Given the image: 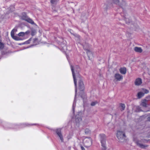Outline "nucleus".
I'll return each mask as SVG.
<instances>
[{
	"mask_svg": "<svg viewBox=\"0 0 150 150\" xmlns=\"http://www.w3.org/2000/svg\"><path fill=\"white\" fill-rule=\"evenodd\" d=\"M90 132V130L88 129H86L85 130V133L86 134H88Z\"/></svg>",
	"mask_w": 150,
	"mask_h": 150,
	"instance_id": "obj_26",
	"label": "nucleus"
},
{
	"mask_svg": "<svg viewBox=\"0 0 150 150\" xmlns=\"http://www.w3.org/2000/svg\"><path fill=\"white\" fill-rule=\"evenodd\" d=\"M134 50L137 52L141 53L142 51V50L140 47H135L134 48Z\"/></svg>",
	"mask_w": 150,
	"mask_h": 150,
	"instance_id": "obj_16",
	"label": "nucleus"
},
{
	"mask_svg": "<svg viewBox=\"0 0 150 150\" xmlns=\"http://www.w3.org/2000/svg\"><path fill=\"white\" fill-rule=\"evenodd\" d=\"M37 41H38V39L37 38H35L33 40L34 42H37Z\"/></svg>",
	"mask_w": 150,
	"mask_h": 150,
	"instance_id": "obj_33",
	"label": "nucleus"
},
{
	"mask_svg": "<svg viewBox=\"0 0 150 150\" xmlns=\"http://www.w3.org/2000/svg\"><path fill=\"white\" fill-rule=\"evenodd\" d=\"M71 136H72V135H71L69 134V135H68L67 136V138L68 139H69L71 138Z\"/></svg>",
	"mask_w": 150,
	"mask_h": 150,
	"instance_id": "obj_31",
	"label": "nucleus"
},
{
	"mask_svg": "<svg viewBox=\"0 0 150 150\" xmlns=\"http://www.w3.org/2000/svg\"><path fill=\"white\" fill-rule=\"evenodd\" d=\"M114 77L117 81H120L123 79V76L118 73H117L115 74Z\"/></svg>",
	"mask_w": 150,
	"mask_h": 150,
	"instance_id": "obj_11",
	"label": "nucleus"
},
{
	"mask_svg": "<svg viewBox=\"0 0 150 150\" xmlns=\"http://www.w3.org/2000/svg\"><path fill=\"white\" fill-rule=\"evenodd\" d=\"M147 120H148L150 121V116L149 117H148Z\"/></svg>",
	"mask_w": 150,
	"mask_h": 150,
	"instance_id": "obj_35",
	"label": "nucleus"
},
{
	"mask_svg": "<svg viewBox=\"0 0 150 150\" xmlns=\"http://www.w3.org/2000/svg\"><path fill=\"white\" fill-rule=\"evenodd\" d=\"M97 103V101L93 102L91 103V105L92 106H94Z\"/></svg>",
	"mask_w": 150,
	"mask_h": 150,
	"instance_id": "obj_28",
	"label": "nucleus"
},
{
	"mask_svg": "<svg viewBox=\"0 0 150 150\" xmlns=\"http://www.w3.org/2000/svg\"><path fill=\"white\" fill-rule=\"evenodd\" d=\"M71 68L73 76L74 79V82L75 86V96L73 105L72 110L73 113L74 112V109L76 105V96L77 94V89L76 87V80L78 81L79 88L81 91H83L84 89V86L83 82L82 80L81 76L78 74V72L80 70L79 67L76 65L74 67L71 65Z\"/></svg>",
	"mask_w": 150,
	"mask_h": 150,
	"instance_id": "obj_1",
	"label": "nucleus"
},
{
	"mask_svg": "<svg viewBox=\"0 0 150 150\" xmlns=\"http://www.w3.org/2000/svg\"><path fill=\"white\" fill-rule=\"evenodd\" d=\"M137 110L138 112H140L141 111V109L140 107L139 106H137Z\"/></svg>",
	"mask_w": 150,
	"mask_h": 150,
	"instance_id": "obj_27",
	"label": "nucleus"
},
{
	"mask_svg": "<svg viewBox=\"0 0 150 150\" xmlns=\"http://www.w3.org/2000/svg\"><path fill=\"white\" fill-rule=\"evenodd\" d=\"M143 140L141 141H137L135 142L140 147L142 148H145L147 147L148 146L146 145H144L142 143V142Z\"/></svg>",
	"mask_w": 150,
	"mask_h": 150,
	"instance_id": "obj_10",
	"label": "nucleus"
},
{
	"mask_svg": "<svg viewBox=\"0 0 150 150\" xmlns=\"http://www.w3.org/2000/svg\"><path fill=\"white\" fill-rule=\"evenodd\" d=\"M82 115V113L81 112H78L77 115L75 117V122L76 124L78 125L79 124V123L81 122V117Z\"/></svg>",
	"mask_w": 150,
	"mask_h": 150,
	"instance_id": "obj_5",
	"label": "nucleus"
},
{
	"mask_svg": "<svg viewBox=\"0 0 150 150\" xmlns=\"http://www.w3.org/2000/svg\"><path fill=\"white\" fill-rule=\"evenodd\" d=\"M128 19L127 18H126L125 20L127 23H130V21H128Z\"/></svg>",
	"mask_w": 150,
	"mask_h": 150,
	"instance_id": "obj_32",
	"label": "nucleus"
},
{
	"mask_svg": "<svg viewBox=\"0 0 150 150\" xmlns=\"http://www.w3.org/2000/svg\"><path fill=\"white\" fill-rule=\"evenodd\" d=\"M142 83V79L140 78L137 79L134 81V84L136 86H139Z\"/></svg>",
	"mask_w": 150,
	"mask_h": 150,
	"instance_id": "obj_13",
	"label": "nucleus"
},
{
	"mask_svg": "<svg viewBox=\"0 0 150 150\" xmlns=\"http://www.w3.org/2000/svg\"><path fill=\"white\" fill-rule=\"evenodd\" d=\"M117 136L120 142H123L125 141L126 136L124 132L120 131H118Z\"/></svg>",
	"mask_w": 150,
	"mask_h": 150,
	"instance_id": "obj_4",
	"label": "nucleus"
},
{
	"mask_svg": "<svg viewBox=\"0 0 150 150\" xmlns=\"http://www.w3.org/2000/svg\"><path fill=\"white\" fill-rule=\"evenodd\" d=\"M28 42H29V41H27V42H25V43L26 44L28 43H29Z\"/></svg>",
	"mask_w": 150,
	"mask_h": 150,
	"instance_id": "obj_36",
	"label": "nucleus"
},
{
	"mask_svg": "<svg viewBox=\"0 0 150 150\" xmlns=\"http://www.w3.org/2000/svg\"><path fill=\"white\" fill-rule=\"evenodd\" d=\"M81 147L82 150H85L84 148L82 146H81Z\"/></svg>",
	"mask_w": 150,
	"mask_h": 150,
	"instance_id": "obj_34",
	"label": "nucleus"
},
{
	"mask_svg": "<svg viewBox=\"0 0 150 150\" xmlns=\"http://www.w3.org/2000/svg\"><path fill=\"white\" fill-rule=\"evenodd\" d=\"M30 31L29 30H28L25 32H24V33H25V35H28L30 33Z\"/></svg>",
	"mask_w": 150,
	"mask_h": 150,
	"instance_id": "obj_30",
	"label": "nucleus"
},
{
	"mask_svg": "<svg viewBox=\"0 0 150 150\" xmlns=\"http://www.w3.org/2000/svg\"><path fill=\"white\" fill-rule=\"evenodd\" d=\"M17 31L16 29H14L11 31V37L14 40H19V38L18 37L14 36V33L15 32H16Z\"/></svg>",
	"mask_w": 150,
	"mask_h": 150,
	"instance_id": "obj_12",
	"label": "nucleus"
},
{
	"mask_svg": "<svg viewBox=\"0 0 150 150\" xmlns=\"http://www.w3.org/2000/svg\"><path fill=\"white\" fill-rule=\"evenodd\" d=\"M2 125H3V126L5 128H12L11 127L12 126V127H12L13 128L15 129H18L19 128H22V127H25L26 126H28V125H29V124L27 125L25 124H21V125H11L10 124L6 123L5 122H3L2 123Z\"/></svg>",
	"mask_w": 150,
	"mask_h": 150,
	"instance_id": "obj_2",
	"label": "nucleus"
},
{
	"mask_svg": "<svg viewBox=\"0 0 150 150\" xmlns=\"http://www.w3.org/2000/svg\"><path fill=\"white\" fill-rule=\"evenodd\" d=\"M149 92V91L145 88H142L141 91L137 93V97L138 98L140 99L143 97L144 94H147Z\"/></svg>",
	"mask_w": 150,
	"mask_h": 150,
	"instance_id": "obj_6",
	"label": "nucleus"
},
{
	"mask_svg": "<svg viewBox=\"0 0 150 150\" xmlns=\"http://www.w3.org/2000/svg\"><path fill=\"white\" fill-rule=\"evenodd\" d=\"M120 107L121 108L122 110H124L125 108V105L124 104H121Z\"/></svg>",
	"mask_w": 150,
	"mask_h": 150,
	"instance_id": "obj_23",
	"label": "nucleus"
},
{
	"mask_svg": "<svg viewBox=\"0 0 150 150\" xmlns=\"http://www.w3.org/2000/svg\"><path fill=\"white\" fill-rule=\"evenodd\" d=\"M84 146L85 147H88L92 144V140L90 138H87L84 141Z\"/></svg>",
	"mask_w": 150,
	"mask_h": 150,
	"instance_id": "obj_8",
	"label": "nucleus"
},
{
	"mask_svg": "<svg viewBox=\"0 0 150 150\" xmlns=\"http://www.w3.org/2000/svg\"><path fill=\"white\" fill-rule=\"evenodd\" d=\"M2 122L1 121V120H0V124L2 123Z\"/></svg>",
	"mask_w": 150,
	"mask_h": 150,
	"instance_id": "obj_37",
	"label": "nucleus"
},
{
	"mask_svg": "<svg viewBox=\"0 0 150 150\" xmlns=\"http://www.w3.org/2000/svg\"><path fill=\"white\" fill-rule=\"evenodd\" d=\"M25 21H26L27 22L31 23L33 25L35 24L34 21L31 19L28 18V17Z\"/></svg>",
	"mask_w": 150,
	"mask_h": 150,
	"instance_id": "obj_18",
	"label": "nucleus"
},
{
	"mask_svg": "<svg viewBox=\"0 0 150 150\" xmlns=\"http://www.w3.org/2000/svg\"><path fill=\"white\" fill-rule=\"evenodd\" d=\"M149 104H150V100L144 99L142 100L141 105L144 107H146Z\"/></svg>",
	"mask_w": 150,
	"mask_h": 150,
	"instance_id": "obj_9",
	"label": "nucleus"
},
{
	"mask_svg": "<svg viewBox=\"0 0 150 150\" xmlns=\"http://www.w3.org/2000/svg\"><path fill=\"white\" fill-rule=\"evenodd\" d=\"M119 71L121 74H125L126 73V69L125 67L121 68L119 69Z\"/></svg>",
	"mask_w": 150,
	"mask_h": 150,
	"instance_id": "obj_15",
	"label": "nucleus"
},
{
	"mask_svg": "<svg viewBox=\"0 0 150 150\" xmlns=\"http://www.w3.org/2000/svg\"><path fill=\"white\" fill-rule=\"evenodd\" d=\"M4 47V44L1 42V40H0V49H3Z\"/></svg>",
	"mask_w": 150,
	"mask_h": 150,
	"instance_id": "obj_21",
	"label": "nucleus"
},
{
	"mask_svg": "<svg viewBox=\"0 0 150 150\" xmlns=\"http://www.w3.org/2000/svg\"><path fill=\"white\" fill-rule=\"evenodd\" d=\"M58 1L59 0H50V2L52 4H56Z\"/></svg>",
	"mask_w": 150,
	"mask_h": 150,
	"instance_id": "obj_22",
	"label": "nucleus"
},
{
	"mask_svg": "<svg viewBox=\"0 0 150 150\" xmlns=\"http://www.w3.org/2000/svg\"><path fill=\"white\" fill-rule=\"evenodd\" d=\"M9 8L10 9V11H14V7L13 6H11Z\"/></svg>",
	"mask_w": 150,
	"mask_h": 150,
	"instance_id": "obj_29",
	"label": "nucleus"
},
{
	"mask_svg": "<svg viewBox=\"0 0 150 150\" xmlns=\"http://www.w3.org/2000/svg\"><path fill=\"white\" fill-rule=\"evenodd\" d=\"M100 140L102 147V150H106L107 149L106 145V139L105 135L104 134L100 135Z\"/></svg>",
	"mask_w": 150,
	"mask_h": 150,
	"instance_id": "obj_3",
	"label": "nucleus"
},
{
	"mask_svg": "<svg viewBox=\"0 0 150 150\" xmlns=\"http://www.w3.org/2000/svg\"><path fill=\"white\" fill-rule=\"evenodd\" d=\"M81 98H83V97L82 96H81Z\"/></svg>",
	"mask_w": 150,
	"mask_h": 150,
	"instance_id": "obj_38",
	"label": "nucleus"
},
{
	"mask_svg": "<svg viewBox=\"0 0 150 150\" xmlns=\"http://www.w3.org/2000/svg\"><path fill=\"white\" fill-rule=\"evenodd\" d=\"M28 18L26 15V14L25 13H23L22 14L21 18L22 19L25 20Z\"/></svg>",
	"mask_w": 150,
	"mask_h": 150,
	"instance_id": "obj_17",
	"label": "nucleus"
},
{
	"mask_svg": "<svg viewBox=\"0 0 150 150\" xmlns=\"http://www.w3.org/2000/svg\"><path fill=\"white\" fill-rule=\"evenodd\" d=\"M18 35L19 36H24L25 35L24 32H20L18 34Z\"/></svg>",
	"mask_w": 150,
	"mask_h": 150,
	"instance_id": "obj_24",
	"label": "nucleus"
},
{
	"mask_svg": "<svg viewBox=\"0 0 150 150\" xmlns=\"http://www.w3.org/2000/svg\"><path fill=\"white\" fill-rule=\"evenodd\" d=\"M83 48L85 50H87V54L88 56L89 57V56H90V54L91 53V52L90 51H89L88 50H87V48H86L85 47V45H83Z\"/></svg>",
	"mask_w": 150,
	"mask_h": 150,
	"instance_id": "obj_19",
	"label": "nucleus"
},
{
	"mask_svg": "<svg viewBox=\"0 0 150 150\" xmlns=\"http://www.w3.org/2000/svg\"><path fill=\"white\" fill-rule=\"evenodd\" d=\"M36 33V31L35 30L33 29L32 30L31 32V35L33 36L34 35H35Z\"/></svg>",
	"mask_w": 150,
	"mask_h": 150,
	"instance_id": "obj_20",
	"label": "nucleus"
},
{
	"mask_svg": "<svg viewBox=\"0 0 150 150\" xmlns=\"http://www.w3.org/2000/svg\"><path fill=\"white\" fill-rule=\"evenodd\" d=\"M60 47L61 51L63 52H66V50H67V47L66 44H61Z\"/></svg>",
	"mask_w": 150,
	"mask_h": 150,
	"instance_id": "obj_14",
	"label": "nucleus"
},
{
	"mask_svg": "<svg viewBox=\"0 0 150 150\" xmlns=\"http://www.w3.org/2000/svg\"><path fill=\"white\" fill-rule=\"evenodd\" d=\"M103 7L104 9L106 10L108 8V5L106 4H104V5L103 6Z\"/></svg>",
	"mask_w": 150,
	"mask_h": 150,
	"instance_id": "obj_25",
	"label": "nucleus"
},
{
	"mask_svg": "<svg viewBox=\"0 0 150 150\" xmlns=\"http://www.w3.org/2000/svg\"><path fill=\"white\" fill-rule=\"evenodd\" d=\"M55 131L58 138L60 139L62 142H64V139L62 134L61 129L60 128L57 129L55 130Z\"/></svg>",
	"mask_w": 150,
	"mask_h": 150,
	"instance_id": "obj_7",
	"label": "nucleus"
}]
</instances>
